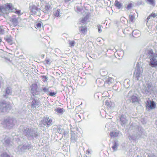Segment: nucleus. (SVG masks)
<instances>
[{
  "instance_id": "1",
  "label": "nucleus",
  "mask_w": 157,
  "mask_h": 157,
  "mask_svg": "<svg viewBox=\"0 0 157 157\" xmlns=\"http://www.w3.org/2000/svg\"><path fill=\"white\" fill-rule=\"evenodd\" d=\"M23 134L29 140H32L40 137V134L36 131L27 127H24L22 129Z\"/></svg>"
},
{
  "instance_id": "2",
  "label": "nucleus",
  "mask_w": 157,
  "mask_h": 157,
  "mask_svg": "<svg viewBox=\"0 0 157 157\" xmlns=\"http://www.w3.org/2000/svg\"><path fill=\"white\" fill-rule=\"evenodd\" d=\"M138 64L136 65V67L133 75V77L136 80H138L142 78L143 71V68L138 66Z\"/></svg>"
},
{
  "instance_id": "3",
  "label": "nucleus",
  "mask_w": 157,
  "mask_h": 157,
  "mask_svg": "<svg viewBox=\"0 0 157 157\" xmlns=\"http://www.w3.org/2000/svg\"><path fill=\"white\" fill-rule=\"evenodd\" d=\"M29 9L30 12L33 13L34 15H36L40 16V11L41 9L39 8V5L38 4L36 3V5L29 4Z\"/></svg>"
},
{
  "instance_id": "4",
  "label": "nucleus",
  "mask_w": 157,
  "mask_h": 157,
  "mask_svg": "<svg viewBox=\"0 0 157 157\" xmlns=\"http://www.w3.org/2000/svg\"><path fill=\"white\" fill-rule=\"evenodd\" d=\"M16 122V120L14 119L9 117L4 120V123L8 128L13 127Z\"/></svg>"
},
{
  "instance_id": "5",
  "label": "nucleus",
  "mask_w": 157,
  "mask_h": 157,
  "mask_svg": "<svg viewBox=\"0 0 157 157\" xmlns=\"http://www.w3.org/2000/svg\"><path fill=\"white\" fill-rule=\"evenodd\" d=\"M52 124V120L51 119H49L48 117H44L42 120L41 121L40 124V127H43L44 125H47L49 126Z\"/></svg>"
},
{
  "instance_id": "6",
  "label": "nucleus",
  "mask_w": 157,
  "mask_h": 157,
  "mask_svg": "<svg viewBox=\"0 0 157 157\" xmlns=\"http://www.w3.org/2000/svg\"><path fill=\"white\" fill-rule=\"evenodd\" d=\"M11 108V106L5 101L0 102V111L1 112H7Z\"/></svg>"
},
{
  "instance_id": "7",
  "label": "nucleus",
  "mask_w": 157,
  "mask_h": 157,
  "mask_svg": "<svg viewBox=\"0 0 157 157\" xmlns=\"http://www.w3.org/2000/svg\"><path fill=\"white\" fill-rule=\"evenodd\" d=\"M146 109L148 111H150L155 109L156 105L154 101L149 100H147L145 103Z\"/></svg>"
},
{
  "instance_id": "8",
  "label": "nucleus",
  "mask_w": 157,
  "mask_h": 157,
  "mask_svg": "<svg viewBox=\"0 0 157 157\" xmlns=\"http://www.w3.org/2000/svg\"><path fill=\"white\" fill-rule=\"evenodd\" d=\"M145 54L147 56V58L151 59L152 57H157V51L154 52L153 50L151 48H147L145 52Z\"/></svg>"
},
{
  "instance_id": "9",
  "label": "nucleus",
  "mask_w": 157,
  "mask_h": 157,
  "mask_svg": "<svg viewBox=\"0 0 157 157\" xmlns=\"http://www.w3.org/2000/svg\"><path fill=\"white\" fill-rule=\"evenodd\" d=\"M124 94L128 98H139L140 97L133 90H131L128 93L127 92H124Z\"/></svg>"
},
{
  "instance_id": "10",
  "label": "nucleus",
  "mask_w": 157,
  "mask_h": 157,
  "mask_svg": "<svg viewBox=\"0 0 157 157\" xmlns=\"http://www.w3.org/2000/svg\"><path fill=\"white\" fill-rule=\"evenodd\" d=\"M40 102L37 99H32L31 107L33 109H36V107H38L40 105Z\"/></svg>"
},
{
  "instance_id": "11",
  "label": "nucleus",
  "mask_w": 157,
  "mask_h": 157,
  "mask_svg": "<svg viewBox=\"0 0 157 157\" xmlns=\"http://www.w3.org/2000/svg\"><path fill=\"white\" fill-rule=\"evenodd\" d=\"M151 84L150 83L146 84V86H143L142 90V93L144 94H147L149 93L150 90H151Z\"/></svg>"
},
{
  "instance_id": "12",
  "label": "nucleus",
  "mask_w": 157,
  "mask_h": 157,
  "mask_svg": "<svg viewBox=\"0 0 157 157\" xmlns=\"http://www.w3.org/2000/svg\"><path fill=\"white\" fill-rule=\"evenodd\" d=\"M157 57H152L150 59L149 65L152 67H157Z\"/></svg>"
},
{
  "instance_id": "13",
  "label": "nucleus",
  "mask_w": 157,
  "mask_h": 157,
  "mask_svg": "<svg viewBox=\"0 0 157 157\" xmlns=\"http://www.w3.org/2000/svg\"><path fill=\"white\" fill-rule=\"evenodd\" d=\"M5 8V12L7 10H8L11 12H14V11L16 10L13 8L14 7L13 6L12 3H7L4 7Z\"/></svg>"
},
{
  "instance_id": "14",
  "label": "nucleus",
  "mask_w": 157,
  "mask_h": 157,
  "mask_svg": "<svg viewBox=\"0 0 157 157\" xmlns=\"http://www.w3.org/2000/svg\"><path fill=\"white\" fill-rule=\"evenodd\" d=\"M31 90L33 95H36L38 93L37 85L36 84H34L31 86Z\"/></svg>"
},
{
  "instance_id": "15",
  "label": "nucleus",
  "mask_w": 157,
  "mask_h": 157,
  "mask_svg": "<svg viewBox=\"0 0 157 157\" xmlns=\"http://www.w3.org/2000/svg\"><path fill=\"white\" fill-rule=\"evenodd\" d=\"M41 7L43 8L44 12L45 13H48L50 11V9L52 8L49 4L47 3L44 5V7H42V6H41Z\"/></svg>"
},
{
  "instance_id": "16",
  "label": "nucleus",
  "mask_w": 157,
  "mask_h": 157,
  "mask_svg": "<svg viewBox=\"0 0 157 157\" xmlns=\"http://www.w3.org/2000/svg\"><path fill=\"white\" fill-rule=\"evenodd\" d=\"M3 143L6 146H9L12 145L10 139L7 137H6L3 140Z\"/></svg>"
},
{
  "instance_id": "17",
  "label": "nucleus",
  "mask_w": 157,
  "mask_h": 157,
  "mask_svg": "<svg viewBox=\"0 0 157 157\" xmlns=\"http://www.w3.org/2000/svg\"><path fill=\"white\" fill-rule=\"evenodd\" d=\"M12 17L10 20V21L11 22L13 26H16L19 23L18 18H16L15 16L14 15H13Z\"/></svg>"
},
{
  "instance_id": "18",
  "label": "nucleus",
  "mask_w": 157,
  "mask_h": 157,
  "mask_svg": "<svg viewBox=\"0 0 157 157\" xmlns=\"http://www.w3.org/2000/svg\"><path fill=\"white\" fill-rule=\"evenodd\" d=\"M11 94V89L10 87H7L5 90V94L3 95L4 97H6V98H8L9 97L8 96L9 95Z\"/></svg>"
},
{
  "instance_id": "19",
  "label": "nucleus",
  "mask_w": 157,
  "mask_h": 157,
  "mask_svg": "<svg viewBox=\"0 0 157 157\" xmlns=\"http://www.w3.org/2000/svg\"><path fill=\"white\" fill-rule=\"evenodd\" d=\"M5 40L10 44H12L13 42V38L10 35H7L4 37Z\"/></svg>"
},
{
  "instance_id": "20",
  "label": "nucleus",
  "mask_w": 157,
  "mask_h": 157,
  "mask_svg": "<svg viewBox=\"0 0 157 157\" xmlns=\"http://www.w3.org/2000/svg\"><path fill=\"white\" fill-rule=\"evenodd\" d=\"M112 144L113 145L112 147V148L113 150L114 151L117 150L119 145L118 141L117 140H114L113 141Z\"/></svg>"
},
{
  "instance_id": "21",
  "label": "nucleus",
  "mask_w": 157,
  "mask_h": 157,
  "mask_svg": "<svg viewBox=\"0 0 157 157\" xmlns=\"http://www.w3.org/2000/svg\"><path fill=\"white\" fill-rule=\"evenodd\" d=\"M120 132L118 131H114L110 132L109 135L111 137H117L119 135Z\"/></svg>"
},
{
  "instance_id": "22",
  "label": "nucleus",
  "mask_w": 157,
  "mask_h": 157,
  "mask_svg": "<svg viewBox=\"0 0 157 157\" xmlns=\"http://www.w3.org/2000/svg\"><path fill=\"white\" fill-rule=\"evenodd\" d=\"M105 104L108 107L111 108L114 106V103L112 102L110 99L106 100L105 102Z\"/></svg>"
},
{
  "instance_id": "23",
  "label": "nucleus",
  "mask_w": 157,
  "mask_h": 157,
  "mask_svg": "<svg viewBox=\"0 0 157 157\" xmlns=\"http://www.w3.org/2000/svg\"><path fill=\"white\" fill-rule=\"evenodd\" d=\"M120 120L121 122V125L122 126L123 124H125L127 122V120L126 118V117L123 115L121 116L120 118Z\"/></svg>"
},
{
  "instance_id": "24",
  "label": "nucleus",
  "mask_w": 157,
  "mask_h": 157,
  "mask_svg": "<svg viewBox=\"0 0 157 157\" xmlns=\"http://www.w3.org/2000/svg\"><path fill=\"white\" fill-rule=\"evenodd\" d=\"M77 138V136L75 133H71V141L72 142L76 141Z\"/></svg>"
},
{
  "instance_id": "25",
  "label": "nucleus",
  "mask_w": 157,
  "mask_h": 157,
  "mask_svg": "<svg viewBox=\"0 0 157 157\" xmlns=\"http://www.w3.org/2000/svg\"><path fill=\"white\" fill-rule=\"evenodd\" d=\"M79 30L83 34H85L87 31V28L84 26H82L79 27Z\"/></svg>"
},
{
  "instance_id": "26",
  "label": "nucleus",
  "mask_w": 157,
  "mask_h": 157,
  "mask_svg": "<svg viewBox=\"0 0 157 157\" xmlns=\"http://www.w3.org/2000/svg\"><path fill=\"white\" fill-rule=\"evenodd\" d=\"M55 128L56 129V132L59 133L61 134H65L64 130L63 129H61L60 127L58 126Z\"/></svg>"
},
{
  "instance_id": "27",
  "label": "nucleus",
  "mask_w": 157,
  "mask_h": 157,
  "mask_svg": "<svg viewBox=\"0 0 157 157\" xmlns=\"http://www.w3.org/2000/svg\"><path fill=\"white\" fill-rule=\"evenodd\" d=\"M115 6L118 9L121 8L122 6L121 4L117 0L115 1Z\"/></svg>"
},
{
  "instance_id": "28",
  "label": "nucleus",
  "mask_w": 157,
  "mask_h": 157,
  "mask_svg": "<svg viewBox=\"0 0 157 157\" xmlns=\"http://www.w3.org/2000/svg\"><path fill=\"white\" fill-rule=\"evenodd\" d=\"M140 135H132L130 136V138L133 140H135L136 139H138L140 136Z\"/></svg>"
},
{
  "instance_id": "29",
  "label": "nucleus",
  "mask_w": 157,
  "mask_h": 157,
  "mask_svg": "<svg viewBox=\"0 0 157 157\" xmlns=\"http://www.w3.org/2000/svg\"><path fill=\"white\" fill-rule=\"evenodd\" d=\"M61 13H60V9H58L54 13V15L56 17H60L61 16Z\"/></svg>"
},
{
  "instance_id": "30",
  "label": "nucleus",
  "mask_w": 157,
  "mask_h": 157,
  "mask_svg": "<svg viewBox=\"0 0 157 157\" xmlns=\"http://www.w3.org/2000/svg\"><path fill=\"white\" fill-rule=\"evenodd\" d=\"M57 93V92H53L51 91H49L47 95L53 97H55V95Z\"/></svg>"
},
{
  "instance_id": "31",
  "label": "nucleus",
  "mask_w": 157,
  "mask_h": 157,
  "mask_svg": "<svg viewBox=\"0 0 157 157\" xmlns=\"http://www.w3.org/2000/svg\"><path fill=\"white\" fill-rule=\"evenodd\" d=\"M114 80L111 77H108L106 79V81L109 84L113 83Z\"/></svg>"
},
{
  "instance_id": "32",
  "label": "nucleus",
  "mask_w": 157,
  "mask_h": 157,
  "mask_svg": "<svg viewBox=\"0 0 157 157\" xmlns=\"http://www.w3.org/2000/svg\"><path fill=\"white\" fill-rule=\"evenodd\" d=\"M41 22L36 23L35 25V28L36 29L41 28Z\"/></svg>"
},
{
  "instance_id": "33",
  "label": "nucleus",
  "mask_w": 157,
  "mask_h": 157,
  "mask_svg": "<svg viewBox=\"0 0 157 157\" xmlns=\"http://www.w3.org/2000/svg\"><path fill=\"white\" fill-rule=\"evenodd\" d=\"M31 147H32V146L30 144H28L27 145L25 144L23 145V146L22 147V148L24 149L29 150V149L31 148Z\"/></svg>"
},
{
  "instance_id": "34",
  "label": "nucleus",
  "mask_w": 157,
  "mask_h": 157,
  "mask_svg": "<svg viewBox=\"0 0 157 157\" xmlns=\"http://www.w3.org/2000/svg\"><path fill=\"white\" fill-rule=\"evenodd\" d=\"M147 2L150 5L155 6V0H147Z\"/></svg>"
},
{
  "instance_id": "35",
  "label": "nucleus",
  "mask_w": 157,
  "mask_h": 157,
  "mask_svg": "<svg viewBox=\"0 0 157 157\" xmlns=\"http://www.w3.org/2000/svg\"><path fill=\"white\" fill-rule=\"evenodd\" d=\"M102 95H103V94H101L100 93H98L94 94V97L96 98H99L103 97Z\"/></svg>"
},
{
  "instance_id": "36",
  "label": "nucleus",
  "mask_w": 157,
  "mask_h": 157,
  "mask_svg": "<svg viewBox=\"0 0 157 157\" xmlns=\"http://www.w3.org/2000/svg\"><path fill=\"white\" fill-rule=\"evenodd\" d=\"M42 92L46 93L47 94L49 90V89L48 88H46V87L42 88L41 90Z\"/></svg>"
},
{
  "instance_id": "37",
  "label": "nucleus",
  "mask_w": 157,
  "mask_h": 157,
  "mask_svg": "<svg viewBox=\"0 0 157 157\" xmlns=\"http://www.w3.org/2000/svg\"><path fill=\"white\" fill-rule=\"evenodd\" d=\"M63 108H58L56 109V111L59 113H62L63 112Z\"/></svg>"
},
{
  "instance_id": "38",
  "label": "nucleus",
  "mask_w": 157,
  "mask_h": 157,
  "mask_svg": "<svg viewBox=\"0 0 157 157\" xmlns=\"http://www.w3.org/2000/svg\"><path fill=\"white\" fill-rule=\"evenodd\" d=\"M75 42L74 41H69V44L70 45V46L71 47H74L75 46Z\"/></svg>"
},
{
  "instance_id": "39",
  "label": "nucleus",
  "mask_w": 157,
  "mask_h": 157,
  "mask_svg": "<svg viewBox=\"0 0 157 157\" xmlns=\"http://www.w3.org/2000/svg\"><path fill=\"white\" fill-rule=\"evenodd\" d=\"M2 157H13L12 156L10 157L7 153L5 152L3 153L1 155Z\"/></svg>"
},
{
  "instance_id": "40",
  "label": "nucleus",
  "mask_w": 157,
  "mask_h": 157,
  "mask_svg": "<svg viewBox=\"0 0 157 157\" xmlns=\"http://www.w3.org/2000/svg\"><path fill=\"white\" fill-rule=\"evenodd\" d=\"M41 78L43 80V81L44 82L47 81V79L48 78L46 76H44V75L42 76Z\"/></svg>"
},
{
  "instance_id": "41",
  "label": "nucleus",
  "mask_w": 157,
  "mask_h": 157,
  "mask_svg": "<svg viewBox=\"0 0 157 157\" xmlns=\"http://www.w3.org/2000/svg\"><path fill=\"white\" fill-rule=\"evenodd\" d=\"M132 6V4L130 3H129L127 6V7H126V8L128 9L129 10L131 9Z\"/></svg>"
},
{
  "instance_id": "42",
  "label": "nucleus",
  "mask_w": 157,
  "mask_h": 157,
  "mask_svg": "<svg viewBox=\"0 0 157 157\" xmlns=\"http://www.w3.org/2000/svg\"><path fill=\"white\" fill-rule=\"evenodd\" d=\"M5 8L4 6H0V12L5 13Z\"/></svg>"
},
{
  "instance_id": "43",
  "label": "nucleus",
  "mask_w": 157,
  "mask_h": 157,
  "mask_svg": "<svg viewBox=\"0 0 157 157\" xmlns=\"http://www.w3.org/2000/svg\"><path fill=\"white\" fill-rule=\"evenodd\" d=\"M87 18L86 17H84L81 20V22L83 23H85L86 21L87 20Z\"/></svg>"
},
{
  "instance_id": "44",
  "label": "nucleus",
  "mask_w": 157,
  "mask_h": 157,
  "mask_svg": "<svg viewBox=\"0 0 157 157\" xmlns=\"http://www.w3.org/2000/svg\"><path fill=\"white\" fill-rule=\"evenodd\" d=\"M129 20L132 22H133V20L134 18V16L133 15H132L131 16H129Z\"/></svg>"
},
{
  "instance_id": "45",
  "label": "nucleus",
  "mask_w": 157,
  "mask_h": 157,
  "mask_svg": "<svg viewBox=\"0 0 157 157\" xmlns=\"http://www.w3.org/2000/svg\"><path fill=\"white\" fill-rule=\"evenodd\" d=\"M75 9L77 11L79 12L81 11L82 10V8L78 6H76L75 7Z\"/></svg>"
},
{
  "instance_id": "46",
  "label": "nucleus",
  "mask_w": 157,
  "mask_h": 157,
  "mask_svg": "<svg viewBox=\"0 0 157 157\" xmlns=\"http://www.w3.org/2000/svg\"><path fill=\"white\" fill-rule=\"evenodd\" d=\"M139 99H131L132 102V103H134L136 102H138L139 100Z\"/></svg>"
},
{
  "instance_id": "47",
  "label": "nucleus",
  "mask_w": 157,
  "mask_h": 157,
  "mask_svg": "<svg viewBox=\"0 0 157 157\" xmlns=\"http://www.w3.org/2000/svg\"><path fill=\"white\" fill-rule=\"evenodd\" d=\"M98 32L99 33H101L102 32V30L101 29V26L100 25H98Z\"/></svg>"
},
{
  "instance_id": "48",
  "label": "nucleus",
  "mask_w": 157,
  "mask_h": 157,
  "mask_svg": "<svg viewBox=\"0 0 157 157\" xmlns=\"http://www.w3.org/2000/svg\"><path fill=\"white\" fill-rule=\"evenodd\" d=\"M5 32L4 29H2L1 27L0 26V34H3Z\"/></svg>"
},
{
  "instance_id": "49",
  "label": "nucleus",
  "mask_w": 157,
  "mask_h": 157,
  "mask_svg": "<svg viewBox=\"0 0 157 157\" xmlns=\"http://www.w3.org/2000/svg\"><path fill=\"white\" fill-rule=\"evenodd\" d=\"M45 61L46 63L49 64H50L51 63L50 62V60L48 59H46L45 60Z\"/></svg>"
},
{
  "instance_id": "50",
  "label": "nucleus",
  "mask_w": 157,
  "mask_h": 157,
  "mask_svg": "<svg viewBox=\"0 0 157 157\" xmlns=\"http://www.w3.org/2000/svg\"><path fill=\"white\" fill-rule=\"evenodd\" d=\"M157 16V15L155 13H152L150 15V16H151V17H156Z\"/></svg>"
},
{
  "instance_id": "51",
  "label": "nucleus",
  "mask_w": 157,
  "mask_h": 157,
  "mask_svg": "<svg viewBox=\"0 0 157 157\" xmlns=\"http://www.w3.org/2000/svg\"><path fill=\"white\" fill-rule=\"evenodd\" d=\"M16 9V10H15V13L18 14H19V13H20V12H21V11L19 10H17ZM15 11V10L14 11Z\"/></svg>"
},
{
  "instance_id": "52",
  "label": "nucleus",
  "mask_w": 157,
  "mask_h": 157,
  "mask_svg": "<svg viewBox=\"0 0 157 157\" xmlns=\"http://www.w3.org/2000/svg\"><path fill=\"white\" fill-rule=\"evenodd\" d=\"M147 157H156V156L153 155H151L150 156H149Z\"/></svg>"
},
{
  "instance_id": "53",
  "label": "nucleus",
  "mask_w": 157,
  "mask_h": 157,
  "mask_svg": "<svg viewBox=\"0 0 157 157\" xmlns=\"http://www.w3.org/2000/svg\"><path fill=\"white\" fill-rule=\"evenodd\" d=\"M151 17V16H150V15L148 17H147V19L148 20H149V19H150Z\"/></svg>"
},
{
  "instance_id": "54",
  "label": "nucleus",
  "mask_w": 157,
  "mask_h": 157,
  "mask_svg": "<svg viewBox=\"0 0 157 157\" xmlns=\"http://www.w3.org/2000/svg\"><path fill=\"white\" fill-rule=\"evenodd\" d=\"M102 72H104V71H103V70H101V75L102 74V75H104V74L102 73Z\"/></svg>"
},
{
  "instance_id": "55",
  "label": "nucleus",
  "mask_w": 157,
  "mask_h": 157,
  "mask_svg": "<svg viewBox=\"0 0 157 157\" xmlns=\"http://www.w3.org/2000/svg\"><path fill=\"white\" fill-rule=\"evenodd\" d=\"M2 42V39L0 37V43Z\"/></svg>"
},
{
  "instance_id": "56",
  "label": "nucleus",
  "mask_w": 157,
  "mask_h": 157,
  "mask_svg": "<svg viewBox=\"0 0 157 157\" xmlns=\"http://www.w3.org/2000/svg\"><path fill=\"white\" fill-rule=\"evenodd\" d=\"M141 3H137V4L138 5H141Z\"/></svg>"
},
{
  "instance_id": "57",
  "label": "nucleus",
  "mask_w": 157,
  "mask_h": 157,
  "mask_svg": "<svg viewBox=\"0 0 157 157\" xmlns=\"http://www.w3.org/2000/svg\"><path fill=\"white\" fill-rule=\"evenodd\" d=\"M155 124H156V125L157 126V120L155 122Z\"/></svg>"
},
{
  "instance_id": "58",
  "label": "nucleus",
  "mask_w": 157,
  "mask_h": 157,
  "mask_svg": "<svg viewBox=\"0 0 157 157\" xmlns=\"http://www.w3.org/2000/svg\"><path fill=\"white\" fill-rule=\"evenodd\" d=\"M105 74H106L107 73V72H106V71H105Z\"/></svg>"
},
{
  "instance_id": "59",
  "label": "nucleus",
  "mask_w": 157,
  "mask_h": 157,
  "mask_svg": "<svg viewBox=\"0 0 157 157\" xmlns=\"http://www.w3.org/2000/svg\"><path fill=\"white\" fill-rule=\"evenodd\" d=\"M44 55H43V57H44Z\"/></svg>"
}]
</instances>
